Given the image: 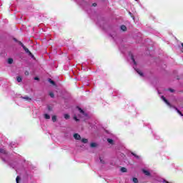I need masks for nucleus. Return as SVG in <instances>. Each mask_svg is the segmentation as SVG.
<instances>
[{
  "label": "nucleus",
  "instance_id": "25",
  "mask_svg": "<svg viewBox=\"0 0 183 183\" xmlns=\"http://www.w3.org/2000/svg\"><path fill=\"white\" fill-rule=\"evenodd\" d=\"M0 152L1 154H6V152L5 150H4L3 149H0Z\"/></svg>",
  "mask_w": 183,
  "mask_h": 183
},
{
  "label": "nucleus",
  "instance_id": "12",
  "mask_svg": "<svg viewBox=\"0 0 183 183\" xmlns=\"http://www.w3.org/2000/svg\"><path fill=\"white\" fill-rule=\"evenodd\" d=\"M132 155H133V157H135L137 159H139V156H138L137 154L132 152Z\"/></svg>",
  "mask_w": 183,
  "mask_h": 183
},
{
  "label": "nucleus",
  "instance_id": "31",
  "mask_svg": "<svg viewBox=\"0 0 183 183\" xmlns=\"http://www.w3.org/2000/svg\"><path fill=\"white\" fill-rule=\"evenodd\" d=\"M74 119H75V121H76V122L79 121V119H78V118H76V116H75V117H74Z\"/></svg>",
  "mask_w": 183,
  "mask_h": 183
},
{
  "label": "nucleus",
  "instance_id": "2",
  "mask_svg": "<svg viewBox=\"0 0 183 183\" xmlns=\"http://www.w3.org/2000/svg\"><path fill=\"white\" fill-rule=\"evenodd\" d=\"M23 49L25 51V52H26V54H29V55H30V56H31V58H34V54H31V51H29V49H28V48H26V46H24Z\"/></svg>",
  "mask_w": 183,
  "mask_h": 183
},
{
  "label": "nucleus",
  "instance_id": "8",
  "mask_svg": "<svg viewBox=\"0 0 183 183\" xmlns=\"http://www.w3.org/2000/svg\"><path fill=\"white\" fill-rule=\"evenodd\" d=\"M143 172L147 176L149 177L151 175V173L148 172V170L143 169Z\"/></svg>",
  "mask_w": 183,
  "mask_h": 183
},
{
  "label": "nucleus",
  "instance_id": "5",
  "mask_svg": "<svg viewBox=\"0 0 183 183\" xmlns=\"http://www.w3.org/2000/svg\"><path fill=\"white\" fill-rule=\"evenodd\" d=\"M49 82L51 84V85H53L54 86H55V85H56V84H55V81L51 79H48Z\"/></svg>",
  "mask_w": 183,
  "mask_h": 183
},
{
  "label": "nucleus",
  "instance_id": "3",
  "mask_svg": "<svg viewBox=\"0 0 183 183\" xmlns=\"http://www.w3.org/2000/svg\"><path fill=\"white\" fill-rule=\"evenodd\" d=\"M74 139L79 141L81 139V135H79L78 133H75L74 134Z\"/></svg>",
  "mask_w": 183,
  "mask_h": 183
},
{
  "label": "nucleus",
  "instance_id": "10",
  "mask_svg": "<svg viewBox=\"0 0 183 183\" xmlns=\"http://www.w3.org/2000/svg\"><path fill=\"white\" fill-rule=\"evenodd\" d=\"M90 147H91V148L97 147V143H94V142L91 143Z\"/></svg>",
  "mask_w": 183,
  "mask_h": 183
},
{
  "label": "nucleus",
  "instance_id": "32",
  "mask_svg": "<svg viewBox=\"0 0 183 183\" xmlns=\"http://www.w3.org/2000/svg\"><path fill=\"white\" fill-rule=\"evenodd\" d=\"M13 39H14V41L15 42H19V41H18V39H16V38H14Z\"/></svg>",
  "mask_w": 183,
  "mask_h": 183
},
{
  "label": "nucleus",
  "instance_id": "22",
  "mask_svg": "<svg viewBox=\"0 0 183 183\" xmlns=\"http://www.w3.org/2000/svg\"><path fill=\"white\" fill-rule=\"evenodd\" d=\"M132 181H133L134 183H138V179L136 178V177H134V178L132 179Z\"/></svg>",
  "mask_w": 183,
  "mask_h": 183
},
{
  "label": "nucleus",
  "instance_id": "23",
  "mask_svg": "<svg viewBox=\"0 0 183 183\" xmlns=\"http://www.w3.org/2000/svg\"><path fill=\"white\" fill-rule=\"evenodd\" d=\"M20 179H21V177H19V176H17L16 178V182L19 183Z\"/></svg>",
  "mask_w": 183,
  "mask_h": 183
},
{
  "label": "nucleus",
  "instance_id": "14",
  "mask_svg": "<svg viewBox=\"0 0 183 183\" xmlns=\"http://www.w3.org/2000/svg\"><path fill=\"white\" fill-rule=\"evenodd\" d=\"M137 72L140 75V76H144V74L140 70H137Z\"/></svg>",
  "mask_w": 183,
  "mask_h": 183
},
{
  "label": "nucleus",
  "instance_id": "7",
  "mask_svg": "<svg viewBox=\"0 0 183 183\" xmlns=\"http://www.w3.org/2000/svg\"><path fill=\"white\" fill-rule=\"evenodd\" d=\"M8 64H9L10 65L11 64H14V59H12V58L8 59Z\"/></svg>",
  "mask_w": 183,
  "mask_h": 183
},
{
  "label": "nucleus",
  "instance_id": "35",
  "mask_svg": "<svg viewBox=\"0 0 183 183\" xmlns=\"http://www.w3.org/2000/svg\"><path fill=\"white\" fill-rule=\"evenodd\" d=\"M181 45H182V49H183V43H182Z\"/></svg>",
  "mask_w": 183,
  "mask_h": 183
},
{
  "label": "nucleus",
  "instance_id": "30",
  "mask_svg": "<svg viewBox=\"0 0 183 183\" xmlns=\"http://www.w3.org/2000/svg\"><path fill=\"white\" fill-rule=\"evenodd\" d=\"M34 80H35V81H39V77H36V76L34 77Z\"/></svg>",
  "mask_w": 183,
  "mask_h": 183
},
{
  "label": "nucleus",
  "instance_id": "16",
  "mask_svg": "<svg viewBox=\"0 0 183 183\" xmlns=\"http://www.w3.org/2000/svg\"><path fill=\"white\" fill-rule=\"evenodd\" d=\"M81 142H83V144H87L88 139H81Z\"/></svg>",
  "mask_w": 183,
  "mask_h": 183
},
{
  "label": "nucleus",
  "instance_id": "1",
  "mask_svg": "<svg viewBox=\"0 0 183 183\" xmlns=\"http://www.w3.org/2000/svg\"><path fill=\"white\" fill-rule=\"evenodd\" d=\"M162 99L164 101V102H165V104H167V105H168V107H169L170 108H172V104H171V103L168 102V100L165 98V97L162 96Z\"/></svg>",
  "mask_w": 183,
  "mask_h": 183
},
{
  "label": "nucleus",
  "instance_id": "19",
  "mask_svg": "<svg viewBox=\"0 0 183 183\" xmlns=\"http://www.w3.org/2000/svg\"><path fill=\"white\" fill-rule=\"evenodd\" d=\"M131 59L133 61L134 65H137V61H135V59L134 58V56L132 55Z\"/></svg>",
  "mask_w": 183,
  "mask_h": 183
},
{
  "label": "nucleus",
  "instance_id": "34",
  "mask_svg": "<svg viewBox=\"0 0 183 183\" xmlns=\"http://www.w3.org/2000/svg\"><path fill=\"white\" fill-rule=\"evenodd\" d=\"M48 109H49V111H52V108H51V107H49Z\"/></svg>",
  "mask_w": 183,
  "mask_h": 183
},
{
  "label": "nucleus",
  "instance_id": "28",
  "mask_svg": "<svg viewBox=\"0 0 183 183\" xmlns=\"http://www.w3.org/2000/svg\"><path fill=\"white\" fill-rule=\"evenodd\" d=\"M24 74L26 75V76H28V75H29V71H26L24 72Z\"/></svg>",
  "mask_w": 183,
  "mask_h": 183
},
{
  "label": "nucleus",
  "instance_id": "26",
  "mask_svg": "<svg viewBox=\"0 0 183 183\" xmlns=\"http://www.w3.org/2000/svg\"><path fill=\"white\" fill-rule=\"evenodd\" d=\"M18 44H19V45H21V46L23 48V47H24L25 46V45H24L21 41H18Z\"/></svg>",
  "mask_w": 183,
  "mask_h": 183
},
{
  "label": "nucleus",
  "instance_id": "24",
  "mask_svg": "<svg viewBox=\"0 0 183 183\" xmlns=\"http://www.w3.org/2000/svg\"><path fill=\"white\" fill-rule=\"evenodd\" d=\"M53 122H55V121H56V116H53L51 118Z\"/></svg>",
  "mask_w": 183,
  "mask_h": 183
},
{
  "label": "nucleus",
  "instance_id": "11",
  "mask_svg": "<svg viewBox=\"0 0 183 183\" xmlns=\"http://www.w3.org/2000/svg\"><path fill=\"white\" fill-rule=\"evenodd\" d=\"M78 109H79L80 114H82L83 115H86V114H85V112H84V111L82 110V109L78 107Z\"/></svg>",
  "mask_w": 183,
  "mask_h": 183
},
{
  "label": "nucleus",
  "instance_id": "18",
  "mask_svg": "<svg viewBox=\"0 0 183 183\" xmlns=\"http://www.w3.org/2000/svg\"><path fill=\"white\" fill-rule=\"evenodd\" d=\"M107 142H109V144H114V140L112 139H107Z\"/></svg>",
  "mask_w": 183,
  "mask_h": 183
},
{
  "label": "nucleus",
  "instance_id": "17",
  "mask_svg": "<svg viewBox=\"0 0 183 183\" xmlns=\"http://www.w3.org/2000/svg\"><path fill=\"white\" fill-rule=\"evenodd\" d=\"M49 95L51 97V98H55V94H54V92H49Z\"/></svg>",
  "mask_w": 183,
  "mask_h": 183
},
{
  "label": "nucleus",
  "instance_id": "6",
  "mask_svg": "<svg viewBox=\"0 0 183 183\" xmlns=\"http://www.w3.org/2000/svg\"><path fill=\"white\" fill-rule=\"evenodd\" d=\"M174 109H176L177 112H178L179 114V115H181V117H183V114L182 112H181V111H179V109H178V108L174 107Z\"/></svg>",
  "mask_w": 183,
  "mask_h": 183
},
{
  "label": "nucleus",
  "instance_id": "21",
  "mask_svg": "<svg viewBox=\"0 0 183 183\" xmlns=\"http://www.w3.org/2000/svg\"><path fill=\"white\" fill-rule=\"evenodd\" d=\"M127 168H125V167H122V168H121V172H127Z\"/></svg>",
  "mask_w": 183,
  "mask_h": 183
},
{
  "label": "nucleus",
  "instance_id": "13",
  "mask_svg": "<svg viewBox=\"0 0 183 183\" xmlns=\"http://www.w3.org/2000/svg\"><path fill=\"white\" fill-rule=\"evenodd\" d=\"M44 118H45L46 119H51V116H49V115L47 114H44Z\"/></svg>",
  "mask_w": 183,
  "mask_h": 183
},
{
  "label": "nucleus",
  "instance_id": "27",
  "mask_svg": "<svg viewBox=\"0 0 183 183\" xmlns=\"http://www.w3.org/2000/svg\"><path fill=\"white\" fill-rule=\"evenodd\" d=\"M101 164H105V161H104L101 157H99Z\"/></svg>",
  "mask_w": 183,
  "mask_h": 183
},
{
  "label": "nucleus",
  "instance_id": "9",
  "mask_svg": "<svg viewBox=\"0 0 183 183\" xmlns=\"http://www.w3.org/2000/svg\"><path fill=\"white\" fill-rule=\"evenodd\" d=\"M121 29H122V31H127V26L122 25L121 26Z\"/></svg>",
  "mask_w": 183,
  "mask_h": 183
},
{
  "label": "nucleus",
  "instance_id": "20",
  "mask_svg": "<svg viewBox=\"0 0 183 183\" xmlns=\"http://www.w3.org/2000/svg\"><path fill=\"white\" fill-rule=\"evenodd\" d=\"M17 82H22V77L17 76Z\"/></svg>",
  "mask_w": 183,
  "mask_h": 183
},
{
  "label": "nucleus",
  "instance_id": "33",
  "mask_svg": "<svg viewBox=\"0 0 183 183\" xmlns=\"http://www.w3.org/2000/svg\"><path fill=\"white\" fill-rule=\"evenodd\" d=\"M92 6H97V3H93Z\"/></svg>",
  "mask_w": 183,
  "mask_h": 183
},
{
  "label": "nucleus",
  "instance_id": "29",
  "mask_svg": "<svg viewBox=\"0 0 183 183\" xmlns=\"http://www.w3.org/2000/svg\"><path fill=\"white\" fill-rule=\"evenodd\" d=\"M169 91L170 92H175V90H174V89H169Z\"/></svg>",
  "mask_w": 183,
  "mask_h": 183
},
{
  "label": "nucleus",
  "instance_id": "4",
  "mask_svg": "<svg viewBox=\"0 0 183 183\" xmlns=\"http://www.w3.org/2000/svg\"><path fill=\"white\" fill-rule=\"evenodd\" d=\"M21 99H25V101H28V102H31V101L32 100V99H31V97L28 96L21 97Z\"/></svg>",
  "mask_w": 183,
  "mask_h": 183
},
{
  "label": "nucleus",
  "instance_id": "15",
  "mask_svg": "<svg viewBox=\"0 0 183 183\" xmlns=\"http://www.w3.org/2000/svg\"><path fill=\"white\" fill-rule=\"evenodd\" d=\"M64 118L65 119H69L71 118V116H69V114H64Z\"/></svg>",
  "mask_w": 183,
  "mask_h": 183
}]
</instances>
